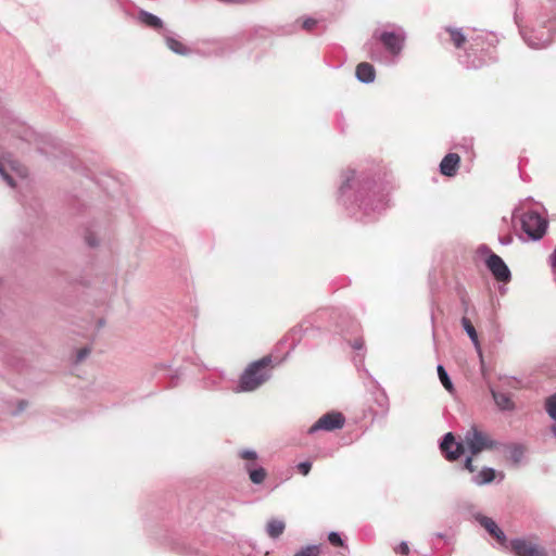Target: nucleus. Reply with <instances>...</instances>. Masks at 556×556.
<instances>
[{"label": "nucleus", "instance_id": "obj_1", "mask_svg": "<svg viewBox=\"0 0 556 556\" xmlns=\"http://www.w3.org/2000/svg\"><path fill=\"white\" fill-rule=\"evenodd\" d=\"M338 202L349 215L363 223L376 220L388 207V193L384 188L348 169L342 174Z\"/></svg>", "mask_w": 556, "mask_h": 556}, {"label": "nucleus", "instance_id": "obj_2", "mask_svg": "<svg viewBox=\"0 0 556 556\" xmlns=\"http://www.w3.org/2000/svg\"><path fill=\"white\" fill-rule=\"evenodd\" d=\"M472 455L479 454L483 450L493 448L497 442L492 440L490 435L476 426H472L464 435L463 442H456L453 433L448 432L444 435L440 447L442 453L448 460L458 459L465 452V446Z\"/></svg>", "mask_w": 556, "mask_h": 556}, {"label": "nucleus", "instance_id": "obj_3", "mask_svg": "<svg viewBox=\"0 0 556 556\" xmlns=\"http://www.w3.org/2000/svg\"><path fill=\"white\" fill-rule=\"evenodd\" d=\"M405 40L406 34L401 27L394 30H376L372 34L371 40L366 43L365 48L371 60L382 62L384 55L377 48L378 43H381L392 56L397 58L402 53Z\"/></svg>", "mask_w": 556, "mask_h": 556}, {"label": "nucleus", "instance_id": "obj_4", "mask_svg": "<svg viewBox=\"0 0 556 556\" xmlns=\"http://www.w3.org/2000/svg\"><path fill=\"white\" fill-rule=\"evenodd\" d=\"M270 356H265L248 366L240 377L237 392H251L258 389L270 377Z\"/></svg>", "mask_w": 556, "mask_h": 556}, {"label": "nucleus", "instance_id": "obj_5", "mask_svg": "<svg viewBox=\"0 0 556 556\" xmlns=\"http://www.w3.org/2000/svg\"><path fill=\"white\" fill-rule=\"evenodd\" d=\"M511 218L513 220L519 219L521 229L533 241L540 240L546 232L547 219L534 210L521 212L517 207L514 210Z\"/></svg>", "mask_w": 556, "mask_h": 556}, {"label": "nucleus", "instance_id": "obj_6", "mask_svg": "<svg viewBox=\"0 0 556 556\" xmlns=\"http://www.w3.org/2000/svg\"><path fill=\"white\" fill-rule=\"evenodd\" d=\"M542 24V29H530L522 31L525 42L533 49L546 48L553 40L554 36V24L552 17L547 20L538 21Z\"/></svg>", "mask_w": 556, "mask_h": 556}, {"label": "nucleus", "instance_id": "obj_7", "mask_svg": "<svg viewBox=\"0 0 556 556\" xmlns=\"http://www.w3.org/2000/svg\"><path fill=\"white\" fill-rule=\"evenodd\" d=\"M478 254L484 258V263L494 278H510L508 266L497 254L493 253L488 245H480L478 248Z\"/></svg>", "mask_w": 556, "mask_h": 556}, {"label": "nucleus", "instance_id": "obj_8", "mask_svg": "<svg viewBox=\"0 0 556 556\" xmlns=\"http://www.w3.org/2000/svg\"><path fill=\"white\" fill-rule=\"evenodd\" d=\"M239 456L245 460L244 469L248 471L250 480L255 484H261L266 478V471L257 465L256 452L253 450H242L239 452Z\"/></svg>", "mask_w": 556, "mask_h": 556}, {"label": "nucleus", "instance_id": "obj_9", "mask_svg": "<svg viewBox=\"0 0 556 556\" xmlns=\"http://www.w3.org/2000/svg\"><path fill=\"white\" fill-rule=\"evenodd\" d=\"M345 418L340 412H329L323 415L311 428L308 433H315L317 431H333L343 428Z\"/></svg>", "mask_w": 556, "mask_h": 556}, {"label": "nucleus", "instance_id": "obj_10", "mask_svg": "<svg viewBox=\"0 0 556 556\" xmlns=\"http://www.w3.org/2000/svg\"><path fill=\"white\" fill-rule=\"evenodd\" d=\"M511 552L515 556H546V551L543 546L534 543L531 540L515 539L510 542Z\"/></svg>", "mask_w": 556, "mask_h": 556}, {"label": "nucleus", "instance_id": "obj_11", "mask_svg": "<svg viewBox=\"0 0 556 556\" xmlns=\"http://www.w3.org/2000/svg\"><path fill=\"white\" fill-rule=\"evenodd\" d=\"M475 520L485 529V531L493 536L497 543L502 546L506 544L507 538L503 530L497 526V523L490 517L482 515L481 513L473 514Z\"/></svg>", "mask_w": 556, "mask_h": 556}, {"label": "nucleus", "instance_id": "obj_12", "mask_svg": "<svg viewBox=\"0 0 556 556\" xmlns=\"http://www.w3.org/2000/svg\"><path fill=\"white\" fill-rule=\"evenodd\" d=\"M460 157L457 153L446 154L440 163V172L442 175L453 177L457 173Z\"/></svg>", "mask_w": 556, "mask_h": 556}, {"label": "nucleus", "instance_id": "obj_13", "mask_svg": "<svg viewBox=\"0 0 556 556\" xmlns=\"http://www.w3.org/2000/svg\"><path fill=\"white\" fill-rule=\"evenodd\" d=\"M491 394L494 400L495 405L502 412H513L516 408V405L511 399V395L508 393L500 392L491 389Z\"/></svg>", "mask_w": 556, "mask_h": 556}, {"label": "nucleus", "instance_id": "obj_14", "mask_svg": "<svg viewBox=\"0 0 556 556\" xmlns=\"http://www.w3.org/2000/svg\"><path fill=\"white\" fill-rule=\"evenodd\" d=\"M163 36L167 48L170 49L173 52L180 55H187L190 53V49L186 47L180 40H178L169 30L164 29Z\"/></svg>", "mask_w": 556, "mask_h": 556}, {"label": "nucleus", "instance_id": "obj_15", "mask_svg": "<svg viewBox=\"0 0 556 556\" xmlns=\"http://www.w3.org/2000/svg\"><path fill=\"white\" fill-rule=\"evenodd\" d=\"M356 78L364 84H370L375 80L376 72L371 64L367 62L359 63L356 66Z\"/></svg>", "mask_w": 556, "mask_h": 556}, {"label": "nucleus", "instance_id": "obj_16", "mask_svg": "<svg viewBox=\"0 0 556 556\" xmlns=\"http://www.w3.org/2000/svg\"><path fill=\"white\" fill-rule=\"evenodd\" d=\"M138 20L143 25L151 27L153 29L157 30H164L163 29V21L157 17L156 15L149 13L147 11H140L138 14Z\"/></svg>", "mask_w": 556, "mask_h": 556}, {"label": "nucleus", "instance_id": "obj_17", "mask_svg": "<svg viewBox=\"0 0 556 556\" xmlns=\"http://www.w3.org/2000/svg\"><path fill=\"white\" fill-rule=\"evenodd\" d=\"M496 477V471L490 467H483L477 475L472 477V482L477 485L491 483Z\"/></svg>", "mask_w": 556, "mask_h": 556}, {"label": "nucleus", "instance_id": "obj_18", "mask_svg": "<svg viewBox=\"0 0 556 556\" xmlns=\"http://www.w3.org/2000/svg\"><path fill=\"white\" fill-rule=\"evenodd\" d=\"M507 452L509 455V459L514 464L518 465L523 459L526 448L521 444H510L507 446Z\"/></svg>", "mask_w": 556, "mask_h": 556}, {"label": "nucleus", "instance_id": "obj_19", "mask_svg": "<svg viewBox=\"0 0 556 556\" xmlns=\"http://www.w3.org/2000/svg\"><path fill=\"white\" fill-rule=\"evenodd\" d=\"M462 326H463L464 330L466 331V333L468 334V337L470 338V340L473 343L475 348L477 350H480V342H479V339H478V333H477L473 325L471 324V321L467 317H463L462 318Z\"/></svg>", "mask_w": 556, "mask_h": 556}, {"label": "nucleus", "instance_id": "obj_20", "mask_svg": "<svg viewBox=\"0 0 556 556\" xmlns=\"http://www.w3.org/2000/svg\"><path fill=\"white\" fill-rule=\"evenodd\" d=\"M267 534L273 538L277 539L280 536L285 530V522L277 519H271L267 523Z\"/></svg>", "mask_w": 556, "mask_h": 556}, {"label": "nucleus", "instance_id": "obj_21", "mask_svg": "<svg viewBox=\"0 0 556 556\" xmlns=\"http://www.w3.org/2000/svg\"><path fill=\"white\" fill-rule=\"evenodd\" d=\"M446 31L450 33L451 40L454 42L455 47L460 48L466 40L462 29H455V28L447 27Z\"/></svg>", "mask_w": 556, "mask_h": 556}, {"label": "nucleus", "instance_id": "obj_22", "mask_svg": "<svg viewBox=\"0 0 556 556\" xmlns=\"http://www.w3.org/2000/svg\"><path fill=\"white\" fill-rule=\"evenodd\" d=\"M437 371L441 383L446 390L451 391L453 389V384L444 367L442 365H438Z\"/></svg>", "mask_w": 556, "mask_h": 556}, {"label": "nucleus", "instance_id": "obj_23", "mask_svg": "<svg viewBox=\"0 0 556 556\" xmlns=\"http://www.w3.org/2000/svg\"><path fill=\"white\" fill-rule=\"evenodd\" d=\"M545 409L549 417L556 421V393L548 396L545 401Z\"/></svg>", "mask_w": 556, "mask_h": 556}, {"label": "nucleus", "instance_id": "obj_24", "mask_svg": "<svg viewBox=\"0 0 556 556\" xmlns=\"http://www.w3.org/2000/svg\"><path fill=\"white\" fill-rule=\"evenodd\" d=\"M317 553H318V546L312 545V546H306L301 552L295 554V556H316Z\"/></svg>", "mask_w": 556, "mask_h": 556}, {"label": "nucleus", "instance_id": "obj_25", "mask_svg": "<svg viewBox=\"0 0 556 556\" xmlns=\"http://www.w3.org/2000/svg\"><path fill=\"white\" fill-rule=\"evenodd\" d=\"M328 540H329V542L332 545H337V546L338 545H340V546L343 545V541H342L340 534L337 533V532H330L329 535H328Z\"/></svg>", "mask_w": 556, "mask_h": 556}, {"label": "nucleus", "instance_id": "obj_26", "mask_svg": "<svg viewBox=\"0 0 556 556\" xmlns=\"http://www.w3.org/2000/svg\"><path fill=\"white\" fill-rule=\"evenodd\" d=\"M90 352L91 350L88 346L78 350L76 354V362H83L90 354Z\"/></svg>", "mask_w": 556, "mask_h": 556}, {"label": "nucleus", "instance_id": "obj_27", "mask_svg": "<svg viewBox=\"0 0 556 556\" xmlns=\"http://www.w3.org/2000/svg\"><path fill=\"white\" fill-rule=\"evenodd\" d=\"M85 241L86 243L91 247V248H94L98 245V240L96 239V236L93 232L91 231H88L86 235H85Z\"/></svg>", "mask_w": 556, "mask_h": 556}, {"label": "nucleus", "instance_id": "obj_28", "mask_svg": "<svg viewBox=\"0 0 556 556\" xmlns=\"http://www.w3.org/2000/svg\"><path fill=\"white\" fill-rule=\"evenodd\" d=\"M311 468L312 464L309 462H302L298 465V469L303 476L308 475Z\"/></svg>", "mask_w": 556, "mask_h": 556}, {"label": "nucleus", "instance_id": "obj_29", "mask_svg": "<svg viewBox=\"0 0 556 556\" xmlns=\"http://www.w3.org/2000/svg\"><path fill=\"white\" fill-rule=\"evenodd\" d=\"M396 553L407 555L409 553V547L406 542H401L400 545L395 548Z\"/></svg>", "mask_w": 556, "mask_h": 556}, {"label": "nucleus", "instance_id": "obj_30", "mask_svg": "<svg viewBox=\"0 0 556 556\" xmlns=\"http://www.w3.org/2000/svg\"><path fill=\"white\" fill-rule=\"evenodd\" d=\"M317 21L314 20V18H306L304 22H303V28L306 29V30H311L315 25H316Z\"/></svg>", "mask_w": 556, "mask_h": 556}, {"label": "nucleus", "instance_id": "obj_31", "mask_svg": "<svg viewBox=\"0 0 556 556\" xmlns=\"http://www.w3.org/2000/svg\"><path fill=\"white\" fill-rule=\"evenodd\" d=\"M507 280H497V285H496V290L501 293V294H504L505 291H506V288H505V282Z\"/></svg>", "mask_w": 556, "mask_h": 556}, {"label": "nucleus", "instance_id": "obj_32", "mask_svg": "<svg viewBox=\"0 0 556 556\" xmlns=\"http://www.w3.org/2000/svg\"><path fill=\"white\" fill-rule=\"evenodd\" d=\"M465 468L470 471V472H473L475 471V467L472 465V458L469 456L466 458L465 460Z\"/></svg>", "mask_w": 556, "mask_h": 556}, {"label": "nucleus", "instance_id": "obj_33", "mask_svg": "<svg viewBox=\"0 0 556 556\" xmlns=\"http://www.w3.org/2000/svg\"><path fill=\"white\" fill-rule=\"evenodd\" d=\"M352 348L355 350H362L364 348V341L362 339H357L352 343Z\"/></svg>", "mask_w": 556, "mask_h": 556}, {"label": "nucleus", "instance_id": "obj_34", "mask_svg": "<svg viewBox=\"0 0 556 556\" xmlns=\"http://www.w3.org/2000/svg\"><path fill=\"white\" fill-rule=\"evenodd\" d=\"M511 241H513V237L511 236H506V237L500 238V242L503 245H508V244L511 243Z\"/></svg>", "mask_w": 556, "mask_h": 556}, {"label": "nucleus", "instance_id": "obj_35", "mask_svg": "<svg viewBox=\"0 0 556 556\" xmlns=\"http://www.w3.org/2000/svg\"><path fill=\"white\" fill-rule=\"evenodd\" d=\"M552 432L556 437V425L552 427Z\"/></svg>", "mask_w": 556, "mask_h": 556}]
</instances>
